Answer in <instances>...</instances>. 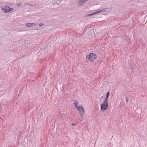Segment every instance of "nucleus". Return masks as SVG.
I'll list each match as a JSON object with an SVG mask.
<instances>
[{
    "label": "nucleus",
    "instance_id": "obj_3",
    "mask_svg": "<svg viewBox=\"0 0 147 147\" xmlns=\"http://www.w3.org/2000/svg\"><path fill=\"white\" fill-rule=\"evenodd\" d=\"M108 108V103L103 102L101 105V109L102 111H103L107 109Z\"/></svg>",
    "mask_w": 147,
    "mask_h": 147
},
{
    "label": "nucleus",
    "instance_id": "obj_5",
    "mask_svg": "<svg viewBox=\"0 0 147 147\" xmlns=\"http://www.w3.org/2000/svg\"><path fill=\"white\" fill-rule=\"evenodd\" d=\"M13 10L12 8L9 7L8 6H6L3 8V10L5 13L9 12Z\"/></svg>",
    "mask_w": 147,
    "mask_h": 147
},
{
    "label": "nucleus",
    "instance_id": "obj_13",
    "mask_svg": "<svg viewBox=\"0 0 147 147\" xmlns=\"http://www.w3.org/2000/svg\"><path fill=\"white\" fill-rule=\"evenodd\" d=\"M126 100L127 102L128 100V98H126Z\"/></svg>",
    "mask_w": 147,
    "mask_h": 147
},
{
    "label": "nucleus",
    "instance_id": "obj_14",
    "mask_svg": "<svg viewBox=\"0 0 147 147\" xmlns=\"http://www.w3.org/2000/svg\"><path fill=\"white\" fill-rule=\"evenodd\" d=\"M72 125H75V124H72Z\"/></svg>",
    "mask_w": 147,
    "mask_h": 147
},
{
    "label": "nucleus",
    "instance_id": "obj_6",
    "mask_svg": "<svg viewBox=\"0 0 147 147\" xmlns=\"http://www.w3.org/2000/svg\"><path fill=\"white\" fill-rule=\"evenodd\" d=\"M88 0H80L78 3V5L79 6H82Z\"/></svg>",
    "mask_w": 147,
    "mask_h": 147
},
{
    "label": "nucleus",
    "instance_id": "obj_4",
    "mask_svg": "<svg viewBox=\"0 0 147 147\" xmlns=\"http://www.w3.org/2000/svg\"><path fill=\"white\" fill-rule=\"evenodd\" d=\"M79 111L81 116L82 117L84 115V114L85 113V110L84 108L81 106H79L78 108L77 109Z\"/></svg>",
    "mask_w": 147,
    "mask_h": 147
},
{
    "label": "nucleus",
    "instance_id": "obj_2",
    "mask_svg": "<svg viewBox=\"0 0 147 147\" xmlns=\"http://www.w3.org/2000/svg\"><path fill=\"white\" fill-rule=\"evenodd\" d=\"M108 11V9L107 8H104L101 9H98L97 10V11L93 13L92 14H89L88 15V16H92V15H95V14H97L98 13H100V12H104L106 11Z\"/></svg>",
    "mask_w": 147,
    "mask_h": 147
},
{
    "label": "nucleus",
    "instance_id": "obj_9",
    "mask_svg": "<svg viewBox=\"0 0 147 147\" xmlns=\"http://www.w3.org/2000/svg\"><path fill=\"white\" fill-rule=\"evenodd\" d=\"M109 97H107L106 96V98L105 99V100H104V102L106 103H108V100Z\"/></svg>",
    "mask_w": 147,
    "mask_h": 147
},
{
    "label": "nucleus",
    "instance_id": "obj_7",
    "mask_svg": "<svg viewBox=\"0 0 147 147\" xmlns=\"http://www.w3.org/2000/svg\"><path fill=\"white\" fill-rule=\"evenodd\" d=\"M36 25V24L33 23H28L26 24V26L27 27H30L34 26Z\"/></svg>",
    "mask_w": 147,
    "mask_h": 147
},
{
    "label": "nucleus",
    "instance_id": "obj_1",
    "mask_svg": "<svg viewBox=\"0 0 147 147\" xmlns=\"http://www.w3.org/2000/svg\"><path fill=\"white\" fill-rule=\"evenodd\" d=\"M96 58L97 56L94 53H91L86 56V60L87 61H88L90 60L92 62L96 59Z\"/></svg>",
    "mask_w": 147,
    "mask_h": 147
},
{
    "label": "nucleus",
    "instance_id": "obj_8",
    "mask_svg": "<svg viewBox=\"0 0 147 147\" xmlns=\"http://www.w3.org/2000/svg\"><path fill=\"white\" fill-rule=\"evenodd\" d=\"M74 104H75V106L76 107L77 109L78 108V107H79V106L78 105V102L76 101H75Z\"/></svg>",
    "mask_w": 147,
    "mask_h": 147
},
{
    "label": "nucleus",
    "instance_id": "obj_11",
    "mask_svg": "<svg viewBox=\"0 0 147 147\" xmlns=\"http://www.w3.org/2000/svg\"><path fill=\"white\" fill-rule=\"evenodd\" d=\"M22 5V3H18V4H17V6L18 7H19V6H21Z\"/></svg>",
    "mask_w": 147,
    "mask_h": 147
},
{
    "label": "nucleus",
    "instance_id": "obj_12",
    "mask_svg": "<svg viewBox=\"0 0 147 147\" xmlns=\"http://www.w3.org/2000/svg\"><path fill=\"white\" fill-rule=\"evenodd\" d=\"M43 25V23H40V24H39V26H42Z\"/></svg>",
    "mask_w": 147,
    "mask_h": 147
},
{
    "label": "nucleus",
    "instance_id": "obj_10",
    "mask_svg": "<svg viewBox=\"0 0 147 147\" xmlns=\"http://www.w3.org/2000/svg\"><path fill=\"white\" fill-rule=\"evenodd\" d=\"M110 94V92H108L106 96L109 97V95Z\"/></svg>",
    "mask_w": 147,
    "mask_h": 147
}]
</instances>
